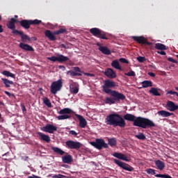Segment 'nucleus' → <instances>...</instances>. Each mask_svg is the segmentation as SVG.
<instances>
[{
  "mask_svg": "<svg viewBox=\"0 0 178 178\" xmlns=\"http://www.w3.org/2000/svg\"><path fill=\"white\" fill-rule=\"evenodd\" d=\"M21 109L23 112V113H26L27 111V109H26V106H24V104H21Z\"/></svg>",
  "mask_w": 178,
  "mask_h": 178,
  "instance_id": "45",
  "label": "nucleus"
},
{
  "mask_svg": "<svg viewBox=\"0 0 178 178\" xmlns=\"http://www.w3.org/2000/svg\"><path fill=\"white\" fill-rule=\"evenodd\" d=\"M69 73H70V76H72V77H74L76 76H81V73L76 72V71L74 72V71L70 70Z\"/></svg>",
  "mask_w": 178,
  "mask_h": 178,
  "instance_id": "40",
  "label": "nucleus"
},
{
  "mask_svg": "<svg viewBox=\"0 0 178 178\" xmlns=\"http://www.w3.org/2000/svg\"><path fill=\"white\" fill-rule=\"evenodd\" d=\"M113 156L118 158V159H121L122 161H125V162H129L130 160L127 159V156L122 153L115 152L113 154Z\"/></svg>",
  "mask_w": 178,
  "mask_h": 178,
  "instance_id": "20",
  "label": "nucleus"
},
{
  "mask_svg": "<svg viewBox=\"0 0 178 178\" xmlns=\"http://www.w3.org/2000/svg\"><path fill=\"white\" fill-rule=\"evenodd\" d=\"M43 104L48 106V108H52V104L48 97H44L43 99Z\"/></svg>",
  "mask_w": 178,
  "mask_h": 178,
  "instance_id": "35",
  "label": "nucleus"
},
{
  "mask_svg": "<svg viewBox=\"0 0 178 178\" xmlns=\"http://www.w3.org/2000/svg\"><path fill=\"white\" fill-rule=\"evenodd\" d=\"M135 137L138 138V140H145V135H144L143 133H139V134L136 135Z\"/></svg>",
  "mask_w": 178,
  "mask_h": 178,
  "instance_id": "39",
  "label": "nucleus"
},
{
  "mask_svg": "<svg viewBox=\"0 0 178 178\" xmlns=\"http://www.w3.org/2000/svg\"><path fill=\"white\" fill-rule=\"evenodd\" d=\"M41 23H42V21L38 19H22L19 22L21 27H23L25 30H29L31 26L41 24Z\"/></svg>",
  "mask_w": 178,
  "mask_h": 178,
  "instance_id": "3",
  "label": "nucleus"
},
{
  "mask_svg": "<svg viewBox=\"0 0 178 178\" xmlns=\"http://www.w3.org/2000/svg\"><path fill=\"white\" fill-rule=\"evenodd\" d=\"M58 69H60L61 70L65 71L66 70V67L63 65H59Z\"/></svg>",
  "mask_w": 178,
  "mask_h": 178,
  "instance_id": "52",
  "label": "nucleus"
},
{
  "mask_svg": "<svg viewBox=\"0 0 178 178\" xmlns=\"http://www.w3.org/2000/svg\"><path fill=\"white\" fill-rule=\"evenodd\" d=\"M136 59L140 62V63H144V62L147 60V58H145L144 56H138Z\"/></svg>",
  "mask_w": 178,
  "mask_h": 178,
  "instance_id": "41",
  "label": "nucleus"
},
{
  "mask_svg": "<svg viewBox=\"0 0 178 178\" xmlns=\"http://www.w3.org/2000/svg\"><path fill=\"white\" fill-rule=\"evenodd\" d=\"M75 116L79 120V127L85 129L86 126H87V120L86 118L79 114H76Z\"/></svg>",
  "mask_w": 178,
  "mask_h": 178,
  "instance_id": "15",
  "label": "nucleus"
},
{
  "mask_svg": "<svg viewBox=\"0 0 178 178\" xmlns=\"http://www.w3.org/2000/svg\"><path fill=\"white\" fill-rule=\"evenodd\" d=\"M2 20V16L0 15V21Z\"/></svg>",
  "mask_w": 178,
  "mask_h": 178,
  "instance_id": "62",
  "label": "nucleus"
},
{
  "mask_svg": "<svg viewBox=\"0 0 178 178\" xmlns=\"http://www.w3.org/2000/svg\"><path fill=\"white\" fill-rule=\"evenodd\" d=\"M19 47L24 51H27L28 52H34V48L29 44L21 42L19 43Z\"/></svg>",
  "mask_w": 178,
  "mask_h": 178,
  "instance_id": "16",
  "label": "nucleus"
},
{
  "mask_svg": "<svg viewBox=\"0 0 178 178\" xmlns=\"http://www.w3.org/2000/svg\"><path fill=\"white\" fill-rule=\"evenodd\" d=\"M38 136H39L40 139L42 140V141H45L46 143H51V137L48 135H45L42 132H38Z\"/></svg>",
  "mask_w": 178,
  "mask_h": 178,
  "instance_id": "19",
  "label": "nucleus"
},
{
  "mask_svg": "<svg viewBox=\"0 0 178 178\" xmlns=\"http://www.w3.org/2000/svg\"><path fill=\"white\" fill-rule=\"evenodd\" d=\"M45 37L49 40V41H56V37L55 33H52L50 30H47L44 32Z\"/></svg>",
  "mask_w": 178,
  "mask_h": 178,
  "instance_id": "18",
  "label": "nucleus"
},
{
  "mask_svg": "<svg viewBox=\"0 0 178 178\" xmlns=\"http://www.w3.org/2000/svg\"><path fill=\"white\" fill-rule=\"evenodd\" d=\"M31 40H33V41H37V38L33 37V38H31Z\"/></svg>",
  "mask_w": 178,
  "mask_h": 178,
  "instance_id": "58",
  "label": "nucleus"
},
{
  "mask_svg": "<svg viewBox=\"0 0 178 178\" xmlns=\"http://www.w3.org/2000/svg\"><path fill=\"white\" fill-rule=\"evenodd\" d=\"M157 54H159V55H166V52L163 50H161V51H158Z\"/></svg>",
  "mask_w": 178,
  "mask_h": 178,
  "instance_id": "51",
  "label": "nucleus"
},
{
  "mask_svg": "<svg viewBox=\"0 0 178 178\" xmlns=\"http://www.w3.org/2000/svg\"><path fill=\"white\" fill-rule=\"evenodd\" d=\"M158 115L163 118H169V116H172L173 115V113L162 110L158 112Z\"/></svg>",
  "mask_w": 178,
  "mask_h": 178,
  "instance_id": "23",
  "label": "nucleus"
},
{
  "mask_svg": "<svg viewBox=\"0 0 178 178\" xmlns=\"http://www.w3.org/2000/svg\"><path fill=\"white\" fill-rule=\"evenodd\" d=\"M0 33H3V29H2V25H0Z\"/></svg>",
  "mask_w": 178,
  "mask_h": 178,
  "instance_id": "57",
  "label": "nucleus"
},
{
  "mask_svg": "<svg viewBox=\"0 0 178 178\" xmlns=\"http://www.w3.org/2000/svg\"><path fill=\"white\" fill-rule=\"evenodd\" d=\"M51 62H67V60H70V58L67 56H65L63 55H60L58 57L55 56L47 58Z\"/></svg>",
  "mask_w": 178,
  "mask_h": 178,
  "instance_id": "13",
  "label": "nucleus"
},
{
  "mask_svg": "<svg viewBox=\"0 0 178 178\" xmlns=\"http://www.w3.org/2000/svg\"><path fill=\"white\" fill-rule=\"evenodd\" d=\"M62 161L63 163H72L73 162V157L70 154H67L62 156Z\"/></svg>",
  "mask_w": 178,
  "mask_h": 178,
  "instance_id": "22",
  "label": "nucleus"
},
{
  "mask_svg": "<svg viewBox=\"0 0 178 178\" xmlns=\"http://www.w3.org/2000/svg\"><path fill=\"white\" fill-rule=\"evenodd\" d=\"M74 70L76 73H81V70H80V67H74Z\"/></svg>",
  "mask_w": 178,
  "mask_h": 178,
  "instance_id": "50",
  "label": "nucleus"
},
{
  "mask_svg": "<svg viewBox=\"0 0 178 178\" xmlns=\"http://www.w3.org/2000/svg\"><path fill=\"white\" fill-rule=\"evenodd\" d=\"M90 144L97 149H102L103 148H108V143H105L104 139L97 138L95 142H90Z\"/></svg>",
  "mask_w": 178,
  "mask_h": 178,
  "instance_id": "8",
  "label": "nucleus"
},
{
  "mask_svg": "<svg viewBox=\"0 0 178 178\" xmlns=\"http://www.w3.org/2000/svg\"><path fill=\"white\" fill-rule=\"evenodd\" d=\"M125 120L134 122L133 126L140 127L141 129L155 127V123L152 120L143 117H136V115L130 113L124 115V118L118 113L110 114L106 118V124L113 126L114 127H126Z\"/></svg>",
  "mask_w": 178,
  "mask_h": 178,
  "instance_id": "1",
  "label": "nucleus"
},
{
  "mask_svg": "<svg viewBox=\"0 0 178 178\" xmlns=\"http://www.w3.org/2000/svg\"><path fill=\"white\" fill-rule=\"evenodd\" d=\"M6 26L10 30H15L16 29V25L13 22H8Z\"/></svg>",
  "mask_w": 178,
  "mask_h": 178,
  "instance_id": "37",
  "label": "nucleus"
},
{
  "mask_svg": "<svg viewBox=\"0 0 178 178\" xmlns=\"http://www.w3.org/2000/svg\"><path fill=\"white\" fill-rule=\"evenodd\" d=\"M72 113H73V110L69 108H65L58 111V115L57 117L58 120H65L66 119H70L72 118Z\"/></svg>",
  "mask_w": 178,
  "mask_h": 178,
  "instance_id": "4",
  "label": "nucleus"
},
{
  "mask_svg": "<svg viewBox=\"0 0 178 178\" xmlns=\"http://www.w3.org/2000/svg\"><path fill=\"white\" fill-rule=\"evenodd\" d=\"M113 87H116V82L109 79L105 80L104 84L102 86V91L106 94L116 92V90H112V89H111Z\"/></svg>",
  "mask_w": 178,
  "mask_h": 178,
  "instance_id": "5",
  "label": "nucleus"
},
{
  "mask_svg": "<svg viewBox=\"0 0 178 178\" xmlns=\"http://www.w3.org/2000/svg\"><path fill=\"white\" fill-rule=\"evenodd\" d=\"M11 23H14L15 24H16V19L15 18H11L10 21H9Z\"/></svg>",
  "mask_w": 178,
  "mask_h": 178,
  "instance_id": "54",
  "label": "nucleus"
},
{
  "mask_svg": "<svg viewBox=\"0 0 178 178\" xmlns=\"http://www.w3.org/2000/svg\"><path fill=\"white\" fill-rule=\"evenodd\" d=\"M98 49L102 54H104V55H111V54H112L111 49L105 46H100Z\"/></svg>",
  "mask_w": 178,
  "mask_h": 178,
  "instance_id": "21",
  "label": "nucleus"
},
{
  "mask_svg": "<svg viewBox=\"0 0 178 178\" xmlns=\"http://www.w3.org/2000/svg\"><path fill=\"white\" fill-rule=\"evenodd\" d=\"M148 75L150 76V77H155L156 74L154 72H148Z\"/></svg>",
  "mask_w": 178,
  "mask_h": 178,
  "instance_id": "53",
  "label": "nucleus"
},
{
  "mask_svg": "<svg viewBox=\"0 0 178 178\" xmlns=\"http://www.w3.org/2000/svg\"><path fill=\"white\" fill-rule=\"evenodd\" d=\"M61 47L62 48H64L65 49H67L69 47H66L65 45V44H61Z\"/></svg>",
  "mask_w": 178,
  "mask_h": 178,
  "instance_id": "56",
  "label": "nucleus"
},
{
  "mask_svg": "<svg viewBox=\"0 0 178 178\" xmlns=\"http://www.w3.org/2000/svg\"><path fill=\"white\" fill-rule=\"evenodd\" d=\"M147 175H156V172H155V170L152 169V168H149L148 170H147Z\"/></svg>",
  "mask_w": 178,
  "mask_h": 178,
  "instance_id": "42",
  "label": "nucleus"
},
{
  "mask_svg": "<svg viewBox=\"0 0 178 178\" xmlns=\"http://www.w3.org/2000/svg\"><path fill=\"white\" fill-rule=\"evenodd\" d=\"M4 92H5V94H6V95H8V97H10V96L12 95V93L10 92L5 91Z\"/></svg>",
  "mask_w": 178,
  "mask_h": 178,
  "instance_id": "55",
  "label": "nucleus"
},
{
  "mask_svg": "<svg viewBox=\"0 0 178 178\" xmlns=\"http://www.w3.org/2000/svg\"><path fill=\"white\" fill-rule=\"evenodd\" d=\"M40 129L42 130V131H45L46 133L54 134V132L58 130V127L51 124H47L46 126L40 128Z\"/></svg>",
  "mask_w": 178,
  "mask_h": 178,
  "instance_id": "12",
  "label": "nucleus"
},
{
  "mask_svg": "<svg viewBox=\"0 0 178 178\" xmlns=\"http://www.w3.org/2000/svg\"><path fill=\"white\" fill-rule=\"evenodd\" d=\"M66 29H60L59 30L54 31V34L56 35H59V34H63L66 33Z\"/></svg>",
  "mask_w": 178,
  "mask_h": 178,
  "instance_id": "38",
  "label": "nucleus"
},
{
  "mask_svg": "<svg viewBox=\"0 0 178 178\" xmlns=\"http://www.w3.org/2000/svg\"><path fill=\"white\" fill-rule=\"evenodd\" d=\"M167 94H170L171 95H177V94H178V92H175V91H173V90H169L168 92H167Z\"/></svg>",
  "mask_w": 178,
  "mask_h": 178,
  "instance_id": "49",
  "label": "nucleus"
},
{
  "mask_svg": "<svg viewBox=\"0 0 178 178\" xmlns=\"http://www.w3.org/2000/svg\"><path fill=\"white\" fill-rule=\"evenodd\" d=\"M149 92L150 94H152L155 97H161V93H159V92L158 91V89L156 88H152L149 90Z\"/></svg>",
  "mask_w": 178,
  "mask_h": 178,
  "instance_id": "33",
  "label": "nucleus"
},
{
  "mask_svg": "<svg viewBox=\"0 0 178 178\" xmlns=\"http://www.w3.org/2000/svg\"><path fill=\"white\" fill-rule=\"evenodd\" d=\"M67 148L69 149H79L81 148V143L74 140H67L65 142Z\"/></svg>",
  "mask_w": 178,
  "mask_h": 178,
  "instance_id": "10",
  "label": "nucleus"
},
{
  "mask_svg": "<svg viewBox=\"0 0 178 178\" xmlns=\"http://www.w3.org/2000/svg\"><path fill=\"white\" fill-rule=\"evenodd\" d=\"M21 40L22 42H30L31 41V38L22 33V35H21Z\"/></svg>",
  "mask_w": 178,
  "mask_h": 178,
  "instance_id": "31",
  "label": "nucleus"
},
{
  "mask_svg": "<svg viewBox=\"0 0 178 178\" xmlns=\"http://www.w3.org/2000/svg\"><path fill=\"white\" fill-rule=\"evenodd\" d=\"M108 145L111 147H116L118 145V140H116V138H112L108 139Z\"/></svg>",
  "mask_w": 178,
  "mask_h": 178,
  "instance_id": "28",
  "label": "nucleus"
},
{
  "mask_svg": "<svg viewBox=\"0 0 178 178\" xmlns=\"http://www.w3.org/2000/svg\"><path fill=\"white\" fill-rule=\"evenodd\" d=\"M2 118V115L1 114V113H0V119Z\"/></svg>",
  "mask_w": 178,
  "mask_h": 178,
  "instance_id": "63",
  "label": "nucleus"
},
{
  "mask_svg": "<svg viewBox=\"0 0 178 178\" xmlns=\"http://www.w3.org/2000/svg\"><path fill=\"white\" fill-rule=\"evenodd\" d=\"M141 84L143 88H148V87H152V81H143Z\"/></svg>",
  "mask_w": 178,
  "mask_h": 178,
  "instance_id": "32",
  "label": "nucleus"
},
{
  "mask_svg": "<svg viewBox=\"0 0 178 178\" xmlns=\"http://www.w3.org/2000/svg\"><path fill=\"white\" fill-rule=\"evenodd\" d=\"M69 134H71V136H74V137L77 136V132H76V131H69Z\"/></svg>",
  "mask_w": 178,
  "mask_h": 178,
  "instance_id": "46",
  "label": "nucleus"
},
{
  "mask_svg": "<svg viewBox=\"0 0 178 178\" xmlns=\"http://www.w3.org/2000/svg\"><path fill=\"white\" fill-rule=\"evenodd\" d=\"M168 62H172V63H177V61L176 60H175L172 57H169L168 58Z\"/></svg>",
  "mask_w": 178,
  "mask_h": 178,
  "instance_id": "47",
  "label": "nucleus"
},
{
  "mask_svg": "<svg viewBox=\"0 0 178 178\" xmlns=\"http://www.w3.org/2000/svg\"><path fill=\"white\" fill-rule=\"evenodd\" d=\"M114 163L120 168H122V169H124V170H127L128 172H133L134 170V168L126 163H123L120 160L114 159Z\"/></svg>",
  "mask_w": 178,
  "mask_h": 178,
  "instance_id": "9",
  "label": "nucleus"
},
{
  "mask_svg": "<svg viewBox=\"0 0 178 178\" xmlns=\"http://www.w3.org/2000/svg\"><path fill=\"white\" fill-rule=\"evenodd\" d=\"M2 74H3V76H6V77H12L13 79H15V77H16V75H15V74H13L10 72L6 70L3 71Z\"/></svg>",
  "mask_w": 178,
  "mask_h": 178,
  "instance_id": "34",
  "label": "nucleus"
},
{
  "mask_svg": "<svg viewBox=\"0 0 178 178\" xmlns=\"http://www.w3.org/2000/svg\"><path fill=\"white\" fill-rule=\"evenodd\" d=\"M15 19H17V15H15Z\"/></svg>",
  "mask_w": 178,
  "mask_h": 178,
  "instance_id": "64",
  "label": "nucleus"
},
{
  "mask_svg": "<svg viewBox=\"0 0 178 178\" xmlns=\"http://www.w3.org/2000/svg\"><path fill=\"white\" fill-rule=\"evenodd\" d=\"M155 165L159 170H163L165 169V163L161 160L156 161Z\"/></svg>",
  "mask_w": 178,
  "mask_h": 178,
  "instance_id": "26",
  "label": "nucleus"
},
{
  "mask_svg": "<svg viewBox=\"0 0 178 178\" xmlns=\"http://www.w3.org/2000/svg\"><path fill=\"white\" fill-rule=\"evenodd\" d=\"M166 108L170 112H175V111L178 110V104H175V102L172 101H168L166 104Z\"/></svg>",
  "mask_w": 178,
  "mask_h": 178,
  "instance_id": "14",
  "label": "nucleus"
},
{
  "mask_svg": "<svg viewBox=\"0 0 178 178\" xmlns=\"http://www.w3.org/2000/svg\"><path fill=\"white\" fill-rule=\"evenodd\" d=\"M155 49H159V51H166L168 49V47L162 44V43H156L154 44Z\"/></svg>",
  "mask_w": 178,
  "mask_h": 178,
  "instance_id": "25",
  "label": "nucleus"
},
{
  "mask_svg": "<svg viewBox=\"0 0 178 178\" xmlns=\"http://www.w3.org/2000/svg\"><path fill=\"white\" fill-rule=\"evenodd\" d=\"M119 61L121 62V63H127L128 65L129 60H127L126 58H121L119 59Z\"/></svg>",
  "mask_w": 178,
  "mask_h": 178,
  "instance_id": "44",
  "label": "nucleus"
},
{
  "mask_svg": "<svg viewBox=\"0 0 178 178\" xmlns=\"http://www.w3.org/2000/svg\"><path fill=\"white\" fill-rule=\"evenodd\" d=\"M1 80L6 88H9V87H10V85L13 84V81H9L8 79L1 78Z\"/></svg>",
  "mask_w": 178,
  "mask_h": 178,
  "instance_id": "29",
  "label": "nucleus"
},
{
  "mask_svg": "<svg viewBox=\"0 0 178 178\" xmlns=\"http://www.w3.org/2000/svg\"><path fill=\"white\" fill-rule=\"evenodd\" d=\"M62 87H63V81H62V79H58V81H54L51 83L50 86L51 94L55 95L58 91L62 90Z\"/></svg>",
  "mask_w": 178,
  "mask_h": 178,
  "instance_id": "6",
  "label": "nucleus"
},
{
  "mask_svg": "<svg viewBox=\"0 0 178 178\" xmlns=\"http://www.w3.org/2000/svg\"><path fill=\"white\" fill-rule=\"evenodd\" d=\"M90 34H92L94 37H97V38H100L101 40H108V37H106V33L101 31L98 28H92L90 29Z\"/></svg>",
  "mask_w": 178,
  "mask_h": 178,
  "instance_id": "7",
  "label": "nucleus"
},
{
  "mask_svg": "<svg viewBox=\"0 0 178 178\" xmlns=\"http://www.w3.org/2000/svg\"><path fill=\"white\" fill-rule=\"evenodd\" d=\"M51 149L56 154H58V155H65V154H66V152L65 151L62 150V149H60L59 147H52Z\"/></svg>",
  "mask_w": 178,
  "mask_h": 178,
  "instance_id": "27",
  "label": "nucleus"
},
{
  "mask_svg": "<svg viewBox=\"0 0 178 178\" xmlns=\"http://www.w3.org/2000/svg\"><path fill=\"white\" fill-rule=\"evenodd\" d=\"M12 34H14V35H20V37H22V35H23V31H20L15 28L12 30Z\"/></svg>",
  "mask_w": 178,
  "mask_h": 178,
  "instance_id": "36",
  "label": "nucleus"
},
{
  "mask_svg": "<svg viewBox=\"0 0 178 178\" xmlns=\"http://www.w3.org/2000/svg\"><path fill=\"white\" fill-rule=\"evenodd\" d=\"M125 76H128L129 77H135L136 72L134 71H131L129 72L125 73Z\"/></svg>",
  "mask_w": 178,
  "mask_h": 178,
  "instance_id": "43",
  "label": "nucleus"
},
{
  "mask_svg": "<svg viewBox=\"0 0 178 178\" xmlns=\"http://www.w3.org/2000/svg\"><path fill=\"white\" fill-rule=\"evenodd\" d=\"M70 90L72 94H77L79 92V87H77L74 84L70 85Z\"/></svg>",
  "mask_w": 178,
  "mask_h": 178,
  "instance_id": "30",
  "label": "nucleus"
},
{
  "mask_svg": "<svg viewBox=\"0 0 178 178\" xmlns=\"http://www.w3.org/2000/svg\"><path fill=\"white\" fill-rule=\"evenodd\" d=\"M104 74L106 77H108V79H115L116 77V72L111 68H108L104 72Z\"/></svg>",
  "mask_w": 178,
  "mask_h": 178,
  "instance_id": "17",
  "label": "nucleus"
},
{
  "mask_svg": "<svg viewBox=\"0 0 178 178\" xmlns=\"http://www.w3.org/2000/svg\"><path fill=\"white\" fill-rule=\"evenodd\" d=\"M175 90H177V91H178V87H175Z\"/></svg>",
  "mask_w": 178,
  "mask_h": 178,
  "instance_id": "61",
  "label": "nucleus"
},
{
  "mask_svg": "<svg viewBox=\"0 0 178 178\" xmlns=\"http://www.w3.org/2000/svg\"><path fill=\"white\" fill-rule=\"evenodd\" d=\"M132 39L138 44H141L142 45H152V43L148 42V39L145 38L144 36H132Z\"/></svg>",
  "mask_w": 178,
  "mask_h": 178,
  "instance_id": "11",
  "label": "nucleus"
},
{
  "mask_svg": "<svg viewBox=\"0 0 178 178\" xmlns=\"http://www.w3.org/2000/svg\"><path fill=\"white\" fill-rule=\"evenodd\" d=\"M29 159V156H25V161H27Z\"/></svg>",
  "mask_w": 178,
  "mask_h": 178,
  "instance_id": "59",
  "label": "nucleus"
},
{
  "mask_svg": "<svg viewBox=\"0 0 178 178\" xmlns=\"http://www.w3.org/2000/svg\"><path fill=\"white\" fill-rule=\"evenodd\" d=\"M15 23H20V21L16 19V22Z\"/></svg>",
  "mask_w": 178,
  "mask_h": 178,
  "instance_id": "60",
  "label": "nucleus"
},
{
  "mask_svg": "<svg viewBox=\"0 0 178 178\" xmlns=\"http://www.w3.org/2000/svg\"><path fill=\"white\" fill-rule=\"evenodd\" d=\"M84 76H88V77H94L95 75L94 74L88 73V72H84Z\"/></svg>",
  "mask_w": 178,
  "mask_h": 178,
  "instance_id": "48",
  "label": "nucleus"
},
{
  "mask_svg": "<svg viewBox=\"0 0 178 178\" xmlns=\"http://www.w3.org/2000/svg\"><path fill=\"white\" fill-rule=\"evenodd\" d=\"M111 66L114 69H116L117 70H122V67L120 66V64L119 63V60H114L111 63Z\"/></svg>",
  "mask_w": 178,
  "mask_h": 178,
  "instance_id": "24",
  "label": "nucleus"
},
{
  "mask_svg": "<svg viewBox=\"0 0 178 178\" xmlns=\"http://www.w3.org/2000/svg\"><path fill=\"white\" fill-rule=\"evenodd\" d=\"M109 94L113 97H106L104 102L106 104L112 105L119 102L120 101H124L126 99V96L123 93L119 92H110Z\"/></svg>",
  "mask_w": 178,
  "mask_h": 178,
  "instance_id": "2",
  "label": "nucleus"
}]
</instances>
